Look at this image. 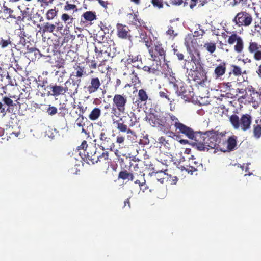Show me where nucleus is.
Instances as JSON below:
<instances>
[{
  "label": "nucleus",
  "mask_w": 261,
  "mask_h": 261,
  "mask_svg": "<svg viewBox=\"0 0 261 261\" xmlns=\"http://www.w3.org/2000/svg\"><path fill=\"white\" fill-rule=\"evenodd\" d=\"M3 9H4V12L5 13H9L10 18H14L15 19H17V16L13 14L14 12L13 10H12L10 8H9L8 7H7V6H6L5 5L3 6Z\"/></svg>",
  "instance_id": "obj_54"
},
{
  "label": "nucleus",
  "mask_w": 261,
  "mask_h": 261,
  "mask_svg": "<svg viewBox=\"0 0 261 261\" xmlns=\"http://www.w3.org/2000/svg\"><path fill=\"white\" fill-rule=\"evenodd\" d=\"M136 174L138 175L137 173H132L130 171L128 172L126 170H124L119 173L118 178L123 180L133 181L135 179Z\"/></svg>",
  "instance_id": "obj_28"
},
{
  "label": "nucleus",
  "mask_w": 261,
  "mask_h": 261,
  "mask_svg": "<svg viewBox=\"0 0 261 261\" xmlns=\"http://www.w3.org/2000/svg\"><path fill=\"white\" fill-rule=\"evenodd\" d=\"M101 114V110L99 108H94L90 112L88 118L90 120L95 121L98 119Z\"/></svg>",
  "instance_id": "obj_41"
},
{
  "label": "nucleus",
  "mask_w": 261,
  "mask_h": 261,
  "mask_svg": "<svg viewBox=\"0 0 261 261\" xmlns=\"http://www.w3.org/2000/svg\"><path fill=\"white\" fill-rule=\"evenodd\" d=\"M124 120L121 118L120 120L116 121L117 129L122 133H126L127 134H135V132L130 129V127L136 125L138 122V119L134 113L131 112L127 116H123Z\"/></svg>",
  "instance_id": "obj_4"
},
{
  "label": "nucleus",
  "mask_w": 261,
  "mask_h": 261,
  "mask_svg": "<svg viewBox=\"0 0 261 261\" xmlns=\"http://www.w3.org/2000/svg\"><path fill=\"white\" fill-rule=\"evenodd\" d=\"M129 168L128 170L129 171L132 173H139V171L141 170V166L142 165V163L140 162H136L135 161H133V162L129 161Z\"/></svg>",
  "instance_id": "obj_35"
},
{
  "label": "nucleus",
  "mask_w": 261,
  "mask_h": 261,
  "mask_svg": "<svg viewBox=\"0 0 261 261\" xmlns=\"http://www.w3.org/2000/svg\"><path fill=\"white\" fill-rule=\"evenodd\" d=\"M58 12L55 8L49 10L46 13V19L48 20L53 19L57 15Z\"/></svg>",
  "instance_id": "obj_47"
},
{
  "label": "nucleus",
  "mask_w": 261,
  "mask_h": 261,
  "mask_svg": "<svg viewBox=\"0 0 261 261\" xmlns=\"http://www.w3.org/2000/svg\"><path fill=\"white\" fill-rule=\"evenodd\" d=\"M82 16L88 21H92L96 19L95 12L92 11H86L83 14Z\"/></svg>",
  "instance_id": "obj_43"
},
{
  "label": "nucleus",
  "mask_w": 261,
  "mask_h": 261,
  "mask_svg": "<svg viewBox=\"0 0 261 261\" xmlns=\"http://www.w3.org/2000/svg\"><path fill=\"white\" fill-rule=\"evenodd\" d=\"M159 143L163 145L164 146L169 147V141L166 139V138L165 137L162 136L160 137L158 139Z\"/></svg>",
  "instance_id": "obj_58"
},
{
  "label": "nucleus",
  "mask_w": 261,
  "mask_h": 261,
  "mask_svg": "<svg viewBox=\"0 0 261 261\" xmlns=\"http://www.w3.org/2000/svg\"><path fill=\"white\" fill-rule=\"evenodd\" d=\"M139 59V56H134L133 55H129L128 57L127 58V59L124 61V59H122L121 60V62H124L125 64H129L131 63H135L136 62L138 61Z\"/></svg>",
  "instance_id": "obj_49"
},
{
  "label": "nucleus",
  "mask_w": 261,
  "mask_h": 261,
  "mask_svg": "<svg viewBox=\"0 0 261 261\" xmlns=\"http://www.w3.org/2000/svg\"><path fill=\"white\" fill-rule=\"evenodd\" d=\"M205 132L195 131L193 137L191 138V145L195 147L198 150L205 151L206 149L205 145H204Z\"/></svg>",
  "instance_id": "obj_11"
},
{
  "label": "nucleus",
  "mask_w": 261,
  "mask_h": 261,
  "mask_svg": "<svg viewBox=\"0 0 261 261\" xmlns=\"http://www.w3.org/2000/svg\"><path fill=\"white\" fill-rule=\"evenodd\" d=\"M159 95L161 98L166 99L170 105L175 101L173 95L166 89L160 91Z\"/></svg>",
  "instance_id": "obj_31"
},
{
  "label": "nucleus",
  "mask_w": 261,
  "mask_h": 261,
  "mask_svg": "<svg viewBox=\"0 0 261 261\" xmlns=\"http://www.w3.org/2000/svg\"><path fill=\"white\" fill-rule=\"evenodd\" d=\"M78 118L75 120V124L79 127H83L85 125L84 120L86 118L84 115H79Z\"/></svg>",
  "instance_id": "obj_50"
},
{
  "label": "nucleus",
  "mask_w": 261,
  "mask_h": 261,
  "mask_svg": "<svg viewBox=\"0 0 261 261\" xmlns=\"http://www.w3.org/2000/svg\"><path fill=\"white\" fill-rule=\"evenodd\" d=\"M184 3V0H170V4L173 6H180Z\"/></svg>",
  "instance_id": "obj_64"
},
{
  "label": "nucleus",
  "mask_w": 261,
  "mask_h": 261,
  "mask_svg": "<svg viewBox=\"0 0 261 261\" xmlns=\"http://www.w3.org/2000/svg\"><path fill=\"white\" fill-rule=\"evenodd\" d=\"M151 3L154 8L162 9L164 7L163 0H151Z\"/></svg>",
  "instance_id": "obj_52"
},
{
  "label": "nucleus",
  "mask_w": 261,
  "mask_h": 261,
  "mask_svg": "<svg viewBox=\"0 0 261 261\" xmlns=\"http://www.w3.org/2000/svg\"><path fill=\"white\" fill-rule=\"evenodd\" d=\"M63 105H64V104ZM59 109L60 110L59 115L61 117H65L67 113V109L66 108L65 106L60 107Z\"/></svg>",
  "instance_id": "obj_61"
},
{
  "label": "nucleus",
  "mask_w": 261,
  "mask_h": 261,
  "mask_svg": "<svg viewBox=\"0 0 261 261\" xmlns=\"http://www.w3.org/2000/svg\"><path fill=\"white\" fill-rule=\"evenodd\" d=\"M101 85V82L97 77H92L89 81V83L86 87L87 90L89 94L96 92Z\"/></svg>",
  "instance_id": "obj_19"
},
{
  "label": "nucleus",
  "mask_w": 261,
  "mask_h": 261,
  "mask_svg": "<svg viewBox=\"0 0 261 261\" xmlns=\"http://www.w3.org/2000/svg\"><path fill=\"white\" fill-rule=\"evenodd\" d=\"M46 111L49 115L53 116L57 113V109L54 106L49 105Z\"/></svg>",
  "instance_id": "obj_57"
},
{
  "label": "nucleus",
  "mask_w": 261,
  "mask_h": 261,
  "mask_svg": "<svg viewBox=\"0 0 261 261\" xmlns=\"http://www.w3.org/2000/svg\"><path fill=\"white\" fill-rule=\"evenodd\" d=\"M226 134V132H221L211 130L205 132V135L209 137L208 139L210 142L206 143L208 145H205L206 147V150L208 151L210 149H219L220 144L221 142H224L225 141L224 135Z\"/></svg>",
  "instance_id": "obj_5"
},
{
  "label": "nucleus",
  "mask_w": 261,
  "mask_h": 261,
  "mask_svg": "<svg viewBox=\"0 0 261 261\" xmlns=\"http://www.w3.org/2000/svg\"><path fill=\"white\" fill-rule=\"evenodd\" d=\"M227 33L230 34L228 36V44L230 45H233V50L236 53L239 54H241L244 49L243 39L236 32H227Z\"/></svg>",
  "instance_id": "obj_7"
},
{
  "label": "nucleus",
  "mask_w": 261,
  "mask_h": 261,
  "mask_svg": "<svg viewBox=\"0 0 261 261\" xmlns=\"http://www.w3.org/2000/svg\"><path fill=\"white\" fill-rule=\"evenodd\" d=\"M173 53L176 55L179 60H182L184 59V55L180 53L177 48L174 47L173 49Z\"/></svg>",
  "instance_id": "obj_59"
},
{
  "label": "nucleus",
  "mask_w": 261,
  "mask_h": 261,
  "mask_svg": "<svg viewBox=\"0 0 261 261\" xmlns=\"http://www.w3.org/2000/svg\"><path fill=\"white\" fill-rule=\"evenodd\" d=\"M105 33L103 31H99L98 33L94 35V40L97 43H100L102 41L107 40V38L105 37Z\"/></svg>",
  "instance_id": "obj_45"
},
{
  "label": "nucleus",
  "mask_w": 261,
  "mask_h": 261,
  "mask_svg": "<svg viewBox=\"0 0 261 261\" xmlns=\"http://www.w3.org/2000/svg\"><path fill=\"white\" fill-rule=\"evenodd\" d=\"M109 47V43L107 40H105L100 43H97L95 46L94 51L99 56L102 55L103 53H108Z\"/></svg>",
  "instance_id": "obj_26"
},
{
  "label": "nucleus",
  "mask_w": 261,
  "mask_h": 261,
  "mask_svg": "<svg viewBox=\"0 0 261 261\" xmlns=\"http://www.w3.org/2000/svg\"><path fill=\"white\" fill-rule=\"evenodd\" d=\"M75 70H76V72H73L70 75V78L73 82H74L76 84L80 85L82 82L81 78L84 76L85 72L84 71V68L79 66H77Z\"/></svg>",
  "instance_id": "obj_22"
},
{
  "label": "nucleus",
  "mask_w": 261,
  "mask_h": 261,
  "mask_svg": "<svg viewBox=\"0 0 261 261\" xmlns=\"http://www.w3.org/2000/svg\"><path fill=\"white\" fill-rule=\"evenodd\" d=\"M130 78L132 81V83L130 84H127L125 87L127 86L129 87H131L132 85L135 86L137 84H139L140 83V80L139 77H138L137 74L136 73H135L134 71L132 72V74H130Z\"/></svg>",
  "instance_id": "obj_46"
},
{
  "label": "nucleus",
  "mask_w": 261,
  "mask_h": 261,
  "mask_svg": "<svg viewBox=\"0 0 261 261\" xmlns=\"http://www.w3.org/2000/svg\"><path fill=\"white\" fill-rule=\"evenodd\" d=\"M231 70L229 73L228 79L231 77V75L233 74L236 76H239L241 75L243 73L245 72L243 71L242 69L239 66L236 65H231Z\"/></svg>",
  "instance_id": "obj_36"
},
{
  "label": "nucleus",
  "mask_w": 261,
  "mask_h": 261,
  "mask_svg": "<svg viewBox=\"0 0 261 261\" xmlns=\"http://www.w3.org/2000/svg\"><path fill=\"white\" fill-rule=\"evenodd\" d=\"M229 121L234 129L245 132L250 129L252 118L249 114H243L241 118L236 114H232L229 117Z\"/></svg>",
  "instance_id": "obj_3"
},
{
  "label": "nucleus",
  "mask_w": 261,
  "mask_h": 261,
  "mask_svg": "<svg viewBox=\"0 0 261 261\" xmlns=\"http://www.w3.org/2000/svg\"><path fill=\"white\" fill-rule=\"evenodd\" d=\"M252 136L256 139L261 138V119L255 120V124L253 126Z\"/></svg>",
  "instance_id": "obj_29"
},
{
  "label": "nucleus",
  "mask_w": 261,
  "mask_h": 261,
  "mask_svg": "<svg viewBox=\"0 0 261 261\" xmlns=\"http://www.w3.org/2000/svg\"><path fill=\"white\" fill-rule=\"evenodd\" d=\"M226 63L222 62L216 66L215 68L214 76L216 79L221 78L226 72Z\"/></svg>",
  "instance_id": "obj_25"
},
{
  "label": "nucleus",
  "mask_w": 261,
  "mask_h": 261,
  "mask_svg": "<svg viewBox=\"0 0 261 261\" xmlns=\"http://www.w3.org/2000/svg\"><path fill=\"white\" fill-rule=\"evenodd\" d=\"M148 99V95L144 89H140L138 91V101L146 102Z\"/></svg>",
  "instance_id": "obj_42"
},
{
  "label": "nucleus",
  "mask_w": 261,
  "mask_h": 261,
  "mask_svg": "<svg viewBox=\"0 0 261 261\" xmlns=\"http://www.w3.org/2000/svg\"><path fill=\"white\" fill-rule=\"evenodd\" d=\"M146 120L152 126H158L160 128L162 116L150 113L146 117Z\"/></svg>",
  "instance_id": "obj_20"
},
{
  "label": "nucleus",
  "mask_w": 261,
  "mask_h": 261,
  "mask_svg": "<svg viewBox=\"0 0 261 261\" xmlns=\"http://www.w3.org/2000/svg\"><path fill=\"white\" fill-rule=\"evenodd\" d=\"M139 38L140 41L145 43L147 49L152 44V42H155L158 39L156 37H153V40L151 39L150 37L148 36L147 33L142 30L139 32Z\"/></svg>",
  "instance_id": "obj_23"
},
{
  "label": "nucleus",
  "mask_w": 261,
  "mask_h": 261,
  "mask_svg": "<svg viewBox=\"0 0 261 261\" xmlns=\"http://www.w3.org/2000/svg\"><path fill=\"white\" fill-rule=\"evenodd\" d=\"M249 88V87H248L246 89H237V92L239 93L242 94V95L241 96V97L242 98H243V99H248V98L250 97H248V95L247 94V93L249 92L248 91V89Z\"/></svg>",
  "instance_id": "obj_55"
},
{
  "label": "nucleus",
  "mask_w": 261,
  "mask_h": 261,
  "mask_svg": "<svg viewBox=\"0 0 261 261\" xmlns=\"http://www.w3.org/2000/svg\"><path fill=\"white\" fill-rule=\"evenodd\" d=\"M64 9L66 11L72 10L73 11V12H76L77 11V6L74 4H69L68 2L66 3V5L64 6Z\"/></svg>",
  "instance_id": "obj_53"
},
{
  "label": "nucleus",
  "mask_w": 261,
  "mask_h": 261,
  "mask_svg": "<svg viewBox=\"0 0 261 261\" xmlns=\"http://www.w3.org/2000/svg\"><path fill=\"white\" fill-rule=\"evenodd\" d=\"M204 47L211 54L214 53L216 48V44L213 42L205 43Z\"/></svg>",
  "instance_id": "obj_48"
},
{
  "label": "nucleus",
  "mask_w": 261,
  "mask_h": 261,
  "mask_svg": "<svg viewBox=\"0 0 261 261\" xmlns=\"http://www.w3.org/2000/svg\"><path fill=\"white\" fill-rule=\"evenodd\" d=\"M61 19L64 22L66 28H69L72 27L74 18L71 16H69L67 13H64L61 15Z\"/></svg>",
  "instance_id": "obj_40"
},
{
  "label": "nucleus",
  "mask_w": 261,
  "mask_h": 261,
  "mask_svg": "<svg viewBox=\"0 0 261 261\" xmlns=\"http://www.w3.org/2000/svg\"><path fill=\"white\" fill-rule=\"evenodd\" d=\"M188 51L190 54L189 60L191 61V62H188V63L192 62L194 63L195 67L202 65L199 52L197 50H194V53H192L191 50Z\"/></svg>",
  "instance_id": "obj_27"
},
{
  "label": "nucleus",
  "mask_w": 261,
  "mask_h": 261,
  "mask_svg": "<svg viewBox=\"0 0 261 261\" xmlns=\"http://www.w3.org/2000/svg\"><path fill=\"white\" fill-rule=\"evenodd\" d=\"M192 75L193 80L199 85L204 84L207 81L206 72L202 65H200L195 68L193 66Z\"/></svg>",
  "instance_id": "obj_12"
},
{
  "label": "nucleus",
  "mask_w": 261,
  "mask_h": 261,
  "mask_svg": "<svg viewBox=\"0 0 261 261\" xmlns=\"http://www.w3.org/2000/svg\"><path fill=\"white\" fill-rule=\"evenodd\" d=\"M21 16H18L17 17V20L18 21H24L25 19L28 20H30L31 19V14L29 12V8H27L24 10H21Z\"/></svg>",
  "instance_id": "obj_39"
},
{
  "label": "nucleus",
  "mask_w": 261,
  "mask_h": 261,
  "mask_svg": "<svg viewBox=\"0 0 261 261\" xmlns=\"http://www.w3.org/2000/svg\"><path fill=\"white\" fill-rule=\"evenodd\" d=\"M125 141V137L122 135L119 134L116 138V142L118 144H123Z\"/></svg>",
  "instance_id": "obj_63"
},
{
  "label": "nucleus",
  "mask_w": 261,
  "mask_h": 261,
  "mask_svg": "<svg viewBox=\"0 0 261 261\" xmlns=\"http://www.w3.org/2000/svg\"><path fill=\"white\" fill-rule=\"evenodd\" d=\"M127 103V97L125 95L116 94L113 98V104L119 109V111L122 110V113H124L126 110Z\"/></svg>",
  "instance_id": "obj_14"
},
{
  "label": "nucleus",
  "mask_w": 261,
  "mask_h": 261,
  "mask_svg": "<svg viewBox=\"0 0 261 261\" xmlns=\"http://www.w3.org/2000/svg\"><path fill=\"white\" fill-rule=\"evenodd\" d=\"M56 29V25L49 22H45L40 28V32L42 34L45 33H53Z\"/></svg>",
  "instance_id": "obj_34"
},
{
  "label": "nucleus",
  "mask_w": 261,
  "mask_h": 261,
  "mask_svg": "<svg viewBox=\"0 0 261 261\" xmlns=\"http://www.w3.org/2000/svg\"><path fill=\"white\" fill-rule=\"evenodd\" d=\"M170 83L172 84L176 90L177 95L180 96L185 101H189L193 97V93L190 91V89H187V87L184 86H180L179 89L178 81L176 80L173 77L171 78Z\"/></svg>",
  "instance_id": "obj_9"
},
{
  "label": "nucleus",
  "mask_w": 261,
  "mask_h": 261,
  "mask_svg": "<svg viewBox=\"0 0 261 261\" xmlns=\"http://www.w3.org/2000/svg\"><path fill=\"white\" fill-rule=\"evenodd\" d=\"M117 35L118 38L122 39H129L130 29L128 27L122 23H117L116 25Z\"/></svg>",
  "instance_id": "obj_17"
},
{
  "label": "nucleus",
  "mask_w": 261,
  "mask_h": 261,
  "mask_svg": "<svg viewBox=\"0 0 261 261\" xmlns=\"http://www.w3.org/2000/svg\"><path fill=\"white\" fill-rule=\"evenodd\" d=\"M77 109L79 110V115H84V114L87 110V107L86 106H84L81 102H79L77 105Z\"/></svg>",
  "instance_id": "obj_56"
},
{
  "label": "nucleus",
  "mask_w": 261,
  "mask_h": 261,
  "mask_svg": "<svg viewBox=\"0 0 261 261\" xmlns=\"http://www.w3.org/2000/svg\"><path fill=\"white\" fill-rule=\"evenodd\" d=\"M200 166H202L201 164H199V165L194 166L192 163H191L190 165L187 168H185V170L188 173H191V174H192L194 172L197 171L198 168Z\"/></svg>",
  "instance_id": "obj_51"
},
{
  "label": "nucleus",
  "mask_w": 261,
  "mask_h": 261,
  "mask_svg": "<svg viewBox=\"0 0 261 261\" xmlns=\"http://www.w3.org/2000/svg\"><path fill=\"white\" fill-rule=\"evenodd\" d=\"M166 34L173 38L175 37L177 35V33H174V30L172 26L168 27V29L166 31Z\"/></svg>",
  "instance_id": "obj_62"
},
{
  "label": "nucleus",
  "mask_w": 261,
  "mask_h": 261,
  "mask_svg": "<svg viewBox=\"0 0 261 261\" xmlns=\"http://www.w3.org/2000/svg\"><path fill=\"white\" fill-rule=\"evenodd\" d=\"M95 145H88L87 141L84 140L79 146L76 152L78 153L82 160L88 164H94L98 161H106L108 159V152H103L101 154L97 152Z\"/></svg>",
  "instance_id": "obj_1"
},
{
  "label": "nucleus",
  "mask_w": 261,
  "mask_h": 261,
  "mask_svg": "<svg viewBox=\"0 0 261 261\" xmlns=\"http://www.w3.org/2000/svg\"><path fill=\"white\" fill-rule=\"evenodd\" d=\"M79 86L73 82L72 81L71 82L70 80H67L64 83V86L65 93H66L71 96L74 95L77 92Z\"/></svg>",
  "instance_id": "obj_21"
},
{
  "label": "nucleus",
  "mask_w": 261,
  "mask_h": 261,
  "mask_svg": "<svg viewBox=\"0 0 261 261\" xmlns=\"http://www.w3.org/2000/svg\"><path fill=\"white\" fill-rule=\"evenodd\" d=\"M50 89H51V95L54 96H58L60 95H64L65 92L64 86L60 85H50Z\"/></svg>",
  "instance_id": "obj_32"
},
{
  "label": "nucleus",
  "mask_w": 261,
  "mask_h": 261,
  "mask_svg": "<svg viewBox=\"0 0 261 261\" xmlns=\"http://www.w3.org/2000/svg\"><path fill=\"white\" fill-rule=\"evenodd\" d=\"M185 45L188 50H191V48H195L197 46V40L194 36L188 35L185 38Z\"/></svg>",
  "instance_id": "obj_30"
},
{
  "label": "nucleus",
  "mask_w": 261,
  "mask_h": 261,
  "mask_svg": "<svg viewBox=\"0 0 261 261\" xmlns=\"http://www.w3.org/2000/svg\"><path fill=\"white\" fill-rule=\"evenodd\" d=\"M225 141L221 142L220 144V150L223 152L233 150L237 146V137L233 135L229 137L227 139L226 138V134L224 135Z\"/></svg>",
  "instance_id": "obj_13"
},
{
  "label": "nucleus",
  "mask_w": 261,
  "mask_h": 261,
  "mask_svg": "<svg viewBox=\"0 0 261 261\" xmlns=\"http://www.w3.org/2000/svg\"><path fill=\"white\" fill-rule=\"evenodd\" d=\"M122 113V111H119V109H118L116 107L112 105V107L111 108V118L113 121V124H116V121L117 120H115V117H120V116Z\"/></svg>",
  "instance_id": "obj_37"
},
{
  "label": "nucleus",
  "mask_w": 261,
  "mask_h": 261,
  "mask_svg": "<svg viewBox=\"0 0 261 261\" xmlns=\"http://www.w3.org/2000/svg\"><path fill=\"white\" fill-rule=\"evenodd\" d=\"M248 91L250 93V97L248 98V102H255L258 100L261 101V89L256 91L252 86L248 89Z\"/></svg>",
  "instance_id": "obj_24"
},
{
  "label": "nucleus",
  "mask_w": 261,
  "mask_h": 261,
  "mask_svg": "<svg viewBox=\"0 0 261 261\" xmlns=\"http://www.w3.org/2000/svg\"><path fill=\"white\" fill-rule=\"evenodd\" d=\"M100 146L102 150L107 149L112 150L115 147L113 140L107 133L106 130L102 129L99 135Z\"/></svg>",
  "instance_id": "obj_15"
},
{
  "label": "nucleus",
  "mask_w": 261,
  "mask_h": 261,
  "mask_svg": "<svg viewBox=\"0 0 261 261\" xmlns=\"http://www.w3.org/2000/svg\"><path fill=\"white\" fill-rule=\"evenodd\" d=\"M3 101L9 107L13 106V100L8 97L5 96L3 97Z\"/></svg>",
  "instance_id": "obj_60"
},
{
  "label": "nucleus",
  "mask_w": 261,
  "mask_h": 261,
  "mask_svg": "<svg viewBox=\"0 0 261 261\" xmlns=\"http://www.w3.org/2000/svg\"><path fill=\"white\" fill-rule=\"evenodd\" d=\"M127 17L130 24L137 28L143 27L146 28L145 22L139 18L138 12H132L127 14Z\"/></svg>",
  "instance_id": "obj_16"
},
{
  "label": "nucleus",
  "mask_w": 261,
  "mask_h": 261,
  "mask_svg": "<svg viewBox=\"0 0 261 261\" xmlns=\"http://www.w3.org/2000/svg\"><path fill=\"white\" fill-rule=\"evenodd\" d=\"M161 122L160 129L164 133L172 138L176 136V133L171 130L173 126L176 130L180 122L176 116L170 113H166L162 116V121Z\"/></svg>",
  "instance_id": "obj_2"
},
{
  "label": "nucleus",
  "mask_w": 261,
  "mask_h": 261,
  "mask_svg": "<svg viewBox=\"0 0 261 261\" xmlns=\"http://www.w3.org/2000/svg\"><path fill=\"white\" fill-rule=\"evenodd\" d=\"M149 54L154 61L160 64V61L163 60L164 62L166 61V50L163 46L162 44L160 41H155L154 45H151L148 48Z\"/></svg>",
  "instance_id": "obj_6"
},
{
  "label": "nucleus",
  "mask_w": 261,
  "mask_h": 261,
  "mask_svg": "<svg viewBox=\"0 0 261 261\" xmlns=\"http://www.w3.org/2000/svg\"><path fill=\"white\" fill-rule=\"evenodd\" d=\"M247 49L253 56L255 61H261V44L259 42L255 40H250L247 44Z\"/></svg>",
  "instance_id": "obj_10"
},
{
  "label": "nucleus",
  "mask_w": 261,
  "mask_h": 261,
  "mask_svg": "<svg viewBox=\"0 0 261 261\" xmlns=\"http://www.w3.org/2000/svg\"><path fill=\"white\" fill-rule=\"evenodd\" d=\"M145 174L141 170L139 171V173H138V175L136 174L135 179L134 180L135 184H138L140 187L143 186L146 182V180L145 179Z\"/></svg>",
  "instance_id": "obj_38"
},
{
  "label": "nucleus",
  "mask_w": 261,
  "mask_h": 261,
  "mask_svg": "<svg viewBox=\"0 0 261 261\" xmlns=\"http://www.w3.org/2000/svg\"><path fill=\"white\" fill-rule=\"evenodd\" d=\"M194 132L195 131H194L192 128L186 125L181 122H180L175 130L176 133L178 134H182L183 136H186L189 139H191V138L193 137Z\"/></svg>",
  "instance_id": "obj_18"
},
{
  "label": "nucleus",
  "mask_w": 261,
  "mask_h": 261,
  "mask_svg": "<svg viewBox=\"0 0 261 261\" xmlns=\"http://www.w3.org/2000/svg\"><path fill=\"white\" fill-rule=\"evenodd\" d=\"M253 20L251 13L242 11L237 14L232 21L238 27H247L252 24Z\"/></svg>",
  "instance_id": "obj_8"
},
{
  "label": "nucleus",
  "mask_w": 261,
  "mask_h": 261,
  "mask_svg": "<svg viewBox=\"0 0 261 261\" xmlns=\"http://www.w3.org/2000/svg\"><path fill=\"white\" fill-rule=\"evenodd\" d=\"M11 44L10 40V37L9 36H6L4 37H1L0 38V46L2 48H6L9 45Z\"/></svg>",
  "instance_id": "obj_44"
},
{
  "label": "nucleus",
  "mask_w": 261,
  "mask_h": 261,
  "mask_svg": "<svg viewBox=\"0 0 261 261\" xmlns=\"http://www.w3.org/2000/svg\"><path fill=\"white\" fill-rule=\"evenodd\" d=\"M139 69L142 68L145 71H147L150 73H156L159 71V68L160 67V64L156 63V65H151L150 66H144L142 68L139 67L138 65L136 66Z\"/></svg>",
  "instance_id": "obj_33"
}]
</instances>
